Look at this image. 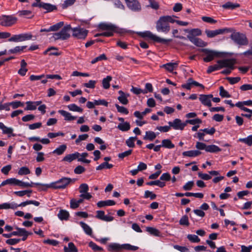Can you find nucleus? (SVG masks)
<instances>
[{"label":"nucleus","mask_w":252,"mask_h":252,"mask_svg":"<svg viewBox=\"0 0 252 252\" xmlns=\"http://www.w3.org/2000/svg\"><path fill=\"white\" fill-rule=\"evenodd\" d=\"M67 148L65 144H62L53 151V153L57 155H62Z\"/></svg>","instance_id":"29"},{"label":"nucleus","mask_w":252,"mask_h":252,"mask_svg":"<svg viewBox=\"0 0 252 252\" xmlns=\"http://www.w3.org/2000/svg\"><path fill=\"white\" fill-rule=\"evenodd\" d=\"M75 179L67 177H63L56 182H53V189H65L71 182H74Z\"/></svg>","instance_id":"4"},{"label":"nucleus","mask_w":252,"mask_h":252,"mask_svg":"<svg viewBox=\"0 0 252 252\" xmlns=\"http://www.w3.org/2000/svg\"><path fill=\"white\" fill-rule=\"evenodd\" d=\"M68 108L69 110L72 111H75V112H82L83 109L78 107L77 105H76L75 104H71L69 105H68Z\"/></svg>","instance_id":"52"},{"label":"nucleus","mask_w":252,"mask_h":252,"mask_svg":"<svg viewBox=\"0 0 252 252\" xmlns=\"http://www.w3.org/2000/svg\"><path fill=\"white\" fill-rule=\"evenodd\" d=\"M220 95L222 97H230L231 96L228 92L224 90L222 86L220 87Z\"/></svg>","instance_id":"57"},{"label":"nucleus","mask_w":252,"mask_h":252,"mask_svg":"<svg viewBox=\"0 0 252 252\" xmlns=\"http://www.w3.org/2000/svg\"><path fill=\"white\" fill-rule=\"evenodd\" d=\"M156 194L152 191L149 190H146L145 191L144 197L146 198L150 197L151 200H154L156 198Z\"/></svg>","instance_id":"63"},{"label":"nucleus","mask_w":252,"mask_h":252,"mask_svg":"<svg viewBox=\"0 0 252 252\" xmlns=\"http://www.w3.org/2000/svg\"><path fill=\"white\" fill-rule=\"evenodd\" d=\"M58 49L56 47H51L50 48H48L47 50H46L43 54L44 55H46L47 54H48V52H50L49 53V55L50 56H52V55H55V56H59L60 55V53H58V52L57 51H53V52H51L52 50H57Z\"/></svg>","instance_id":"45"},{"label":"nucleus","mask_w":252,"mask_h":252,"mask_svg":"<svg viewBox=\"0 0 252 252\" xmlns=\"http://www.w3.org/2000/svg\"><path fill=\"white\" fill-rule=\"evenodd\" d=\"M220 69L219 64L217 63L213 65H210L208 67L207 72L208 74L212 73L213 71Z\"/></svg>","instance_id":"59"},{"label":"nucleus","mask_w":252,"mask_h":252,"mask_svg":"<svg viewBox=\"0 0 252 252\" xmlns=\"http://www.w3.org/2000/svg\"><path fill=\"white\" fill-rule=\"evenodd\" d=\"M117 127L122 131H126L130 129V125L128 122H126L123 123H120Z\"/></svg>","instance_id":"34"},{"label":"nucleus","mask_w":252,"mask_h":252,"mask_svg":"<svg viewBox=\"0 0 252 252\" xmlns=\"http://www.w3.org/2000/svg\"><path fill=\"white\" fill-rule=\"evenodd\" d=\"M31 171L28 167L26 166H23L20 168L18 171V174L19 175H26L30 174Z\"/></svg>","instance_id":"48"},{"label":"nucleus","mask_w":252,"mask_h":252,"mask_svg":"<svg viewBox=\"0 0 252 252\" xmlns=\"http://www.w3.org/2000/svg\"><path fill=\"white\" fill-rule=\"evenodd\" d=\"M64 252H78V249L72 242L68 244V247L64 246L63 248Z\"/></svg>","instance_id":"26"},{"label":"nucleus","mask_w":252,"mask_h":252,"mask_svg":"<svg viewBox=\"0 0 252 252\" xmlns=\"http://www.w3.org/2000/svg\"><path fill=\"white\" fill-rule=\"evenodd\" d=\"M100 29L103 31H106V32H110L112 36L115 32H117V27L112 24L101 23L99 25Z\"/></svg>","instance_id":"13"},{"label":"nucleus","mask_w":252,"mask_h":252,"mask_svg":"<svg viewBox=\"0 0 252 252\" xmlns=\"http://www.w3.org/2000/svg\"><path fill=\"white\" fill-rule=\"evenodd\" d=\"M18 14L20 17H24L28 18H31L33 17L32 12L30 10H20L18 11Z\"/></svg>","instance_id":"31"},{"label":"nucleus","mask_w":252,"mask_h":252,"mask_svg":"<svg viewBox=\"0 0 252 252\" xmlns=\"http://www.w3.org/2000/svg\"><path fill=\"white\" fill-rule=\"evenodd\" d=\"M107 59L106 55L104 54H102L100 55V56L96 57L94 59H93L91 61V63L94 64L96 63H97V62L101 61L102 60H106Z\"/></svg>","instance_id":"54"},{"label":"nucleus","mask_w":252,"mask_h":252,"mask_svg":"<svg viewBox=\"0 0 252 252\" xmlns=\"http://www.w3.org/2000/svg\"><path fill=\"white\" fill-rule=\"evenodd\" d=\"M89 246L94 251H95V252L102 251L103 250V249L101 247L97 246L96 244H95L93 242H90L89 243Z\"/></svg>","instance_id":"60"},{"label":"nucleus","mask_w":252,"mask_h":252,"mask_svg":"<svg viewBox=\"0 0 252 252\" xmlns=\"http://www.w3.org/2000/svg\"><path fill=\"white\" fill-rule=\"evenodd\" d=\"M27 106L25 108V110H34L36 109V107L34 104V103L33 101H27L26 103Z\"/></svg>","instance_id":"55"},{"label":"nucleus","mask_w":252,"mask_h":252,"mask_svg":"<svg viewBox=\"0 0 252 252\" xmlns=\"http://www.w3.org/2000/svg\"><path fill=\"white\" fill-rule=\"evenodd\" d=\"M149 186L157 185L160 188H163L165 186V183L163 182H161L160 180L153 181L146 183Z\"/></svg>","instance_id":"46"},{"label":"nucleus","mask_w":252,"mask_h":252,"mask_svg":"<svg viewBox=\"0 0 252 252\" xmlns=\"http://www.w3.org/2000/svg\"><path fill=\"white\" fill-rule=\"evenodd\" d=\"M139 34L143 37H148L157 43L167 44L172 41L171 39H164L154 34L150 31L140 32Z\"/></svg>","instance_id":"3"},{"label":"nucleus","mask_w":252,"mask_h":252,"mask_svg":"<svg viewBox=\"0 0 252 252\" xmlns=\"http://www.w3.org/2000/svg\"><path fill=\"white\" fill-rule=\"evenodd\" d=\"M0 129L2 130L3 134H10L13 132V129L11 127H7L2 123H0Z\"/></svg>","instance_id":"39"},{"label":"nucleus","mask_w":252,"mask_h":252,"mask_svg":"<svg viewBox=\"0 0 252 252\" xmlns=\"http://www.w3.org/2000/svg\"><path fill=\"white\" fill-rule=\"evenodd\" d=\"M112 78L111 76H107L106 78L103 79L102 81V87L104 89H108L110 88V82Z\"/></svg>","instance_id":"35"},{"label":"nucleus","mask_w":252,"mask_h":252,"mask_svg":"<svg viewBox=\"0 0 252 252\" xmlns=\"http://www.w3.org/2000/svg\"><path fill=\"white\" fill-rule=\"evenodd\" d=\"M157 135L156 133L152 131H148L146 132V134L144 137V140H149L150 141H153L156 137Z\"/></svg>","instance_id":"40"},{"label":"nucleus","mask_w":252,"mask_h":252,"mask_svg":"<svg viewBox=\"0 0 252 252\" xmlns=\"http://www.w3.org/2000/svg\"><path fill=\"white\" fill-rule=\"evenodd\" d=\"M58 217L61 220H67L69 217V214L66 210H61L58 214Z\"/></svg>","instance_id":"27"},{"label":"nucleus","mask_w":252,"mask_h":252,"mask_svg":"<svg viewBox=\"0 0 252 252\" xmlns=\"http://www.w3.org/2000/svg\"><path fill=\"white\" fill-rule=\"evenodd\" d=\"M238 141L250 146L252 145V135H249L246 138H240Z\"/></svg>","instance_id":"49"},{"label":"nucleus","mask_w":252,"mask_h":252,"mask_svg":"<svg viewBox=\"0 0 252 252\" xmlns=\"http://www.w3.org/2000/svg\"><path fill=\"white\" fill-rule=\"evenodd\" d=\"M113 167V165L110 164L107 162H104L101 163L99 165L96 167V169L97 170H100L103 169H110Z\"/></svg>","instance_id":"41"},{"label":"nucleus","mask_w":252,"mask_h":252,"mask_svg":"<svg viewBox=\"0 0 252 252\" xmlns=\"http://www.w3.org/2000/svg\"><path fill=\"white\" fill-rule=\"evenodd\" d=\"M185 31L186 32H189V35H193L194 36H199L201 34V31L200 30L198 29H193L191 30L190 31H189L188 30H185Z\"/></svg>","instance_id":"50"},{"label":"nucleus","mask_w":252,"mask_h":252,"mask_svg":"<svg viewBox=\"0 0 252 252\" xmlns=\"http://www.w3.org/2000/svg\"><path fill=\"white\" fill-rule=\"evenodd\" d=\"M79 224L83 229L85 232L88 235L91 236L93 233L92 228L86 223L83 221L79 222Z\"/></svg>","instance_id":"32"},{"label":"nucleus","mask_w":252,"mask_h":252,"mask_svg":"<svg viewBox=\"0 0 252 252\" xmlns=\"http://www.w3.org/2000/svg\"><path fill=\"white\" fill-rule=\"evenodd\" d=\"M161 146L163 147L172 149L174 148L175 145L172 143L171 141L169 139H164L162 141Z\"/></svg>","instance_id":"38"},{"label":"nucleus","mask_w":252,"mask_h":252,"mask_svg":"<svg viewBox=\"0 0 252 252\" xmlns=\"http://www.w3.org/2000/svg\"><path fill=\"white\" fill-rule=\"evenodd\" d=\"M136 137H131L126 141L127 146L130 148H133L135 146L134 140L136 139Z\"/></svg>","instance_id":"62"},{"label":"nucleus","mask_w":252,"mask_h":252,"mask_svg":"<svg viewBox=\"0 0 252 252\" xmlns=\"http://www.w3.org/2000/svg\"><path fill=\"white\" fill-rule=\"evenodd\" d=\"M212 94H200L199 95V100L204 105L211 107L212 105L211 99L213 98Z\"/></svg>","instance_id":"16"},{"label":"nucleus","mask_w":252,"mask_h":252,"mask_svg":"<svg viewBox=\"0 0 252 252\" xmlns=\"http://www.w3.org/2000/svg\"><path fill=\"white\" fill-rule=\"evenodd\" d=\"M119 94H120V96L118 97L119 101L122 104L124 105H126L128 103V100L127 98H126L125 93L122 91H119Z\"/></svg>","instance_id":"28"},{"label":"nucleus","mask_w":252,"mask_h":252,"mask_svg":"<svg viewBox=\"0 0 252 252\" xmlns=\"http://www.w3.org/2000/svg\"><path fill=\"white\" fill-rule=\"evenodd\" d=\"M58 112L64 117V120L65 121H73L75 120L77 118L76 117L72 116L70 113L63 110H60Z\"/></svg>","instance_id":"20"},{"label":"nucleus","mask_w":252,"mask_h":252,"mask_svg":"<svg viewBox=\"0 0 252 252\" xmlns=\"http://www.w3.org/2000/svg\"><path fill=\"white\" fill-rule=\"evenodd\" d=\"M32 192V190H22V191H16L14 192L15 194L17 196L22 197L26 194H27L28 197L31 196V194Z\"/></svg>","instance_id":"47"},{"label":"nucleus","mask_w":252,"mask_h":252,"mask_svg":"<svg viewBox=\"0 0 252 252\" xmlns=\"http://www.w3.org/2000/svg\"><path fill=\"white\" fill-rule=\"evenodd\" d=\"M27 46H16L13 49H11L9 50V52L11 54H17L23 51V50L26 49Z\"/></svg>","instance_id":"43"},{"label":"nucleus","mask_w":252,"mask_h":252,"mask_svg":"<svg viewBox=\"0 0 252 252\" xmlns=\"http://www.w3.org/2000/svg\"><path fill=\"white\" fill-rule=\"evenodd\" d=\"M76 0H65L64 2L62 4V7L63 9H65L67 7L72 5L75 2Z\"/></svg>","instance_id":"64"},{"label":"nucleus","mask_w":252,"mask_h":252,"mask_svg":"<svg viewBox=\"0 0 252 252\" xmlns=\"http://www.w3.org/2000/svg\"><path fill=\"white\" fill-rule=\"evenodd\" d=\"M146 231L155 236H160V232L157 228L153 227H146Z\"/></svg>","instance_id":"30"},{"label":"nucleus","mask_w":252,"mask_h":252,"mask_svg":"<svg viewBox=\"0 0 252 252\" xmlns=\"http://www.w3.org/2000/svg\"><path fill=\"white\" fill-rule=\"evenodd\" d=\"M17 179L16 178H9L3 181L0 185V188L6 185H17Z\"/></svg>","instance_id":"33"},{"label":"nucleus","mask_w":252,"mask_h":252,"mask_svg":"<svg viewBox=\"0 0 252 252\" xmlns=\"http://www.w3.org/2000/svg\"><path fill=\"white\" fill-rule=\"evenodd\" d=\"M201 154V152L198 150H190L184 152L183 155L189 157H195L198 156Z\"/></svg>","instance_id":"21"},{"label":"nucleus","mask_w":252,"mask_h":252,"mask_svg":"<svg viewBox=\"0 0 252 252\" xmlns=\"http://www.w3.org/2000/svg\"><path fill=\"white\" fill-rule=\"evenodd\" d=\"M80 154L78 152H75L73 154L66 155L62 159V161L71 162L73 160L79 158Z\"/></svg>","instance_id":"18"},{"label":"nucleus","mask_w":252,"mask_h":252,"mask_svg":"<svg viewBox=\"0 0 252 252\" xmlns=\"http://www.w3.org/2000/svg\"><path fill=\"white\" fill-rule=\"evenodd\" d=\"M32 6V7H38L43 8V9L46 10L47 12L53 11L54 10L57 9V7L55 5L50 3L41 2L40 1L39 2L33 3Z\"/></svg>","instance_id":"12"},{"label":"nucleus","mask_w":252,"mask_h":252,"mask_svg":"<svg viewBox=\"0 0 252 252\" xmlns=\"http://www.w3.org/2000/svg\"><path fill=\"white\" fill-rule=\"evenodd\" d=\"M187 38L193 44L198 47H203L206 46L207 43L200 38L196 37L193 35H188Z\"/></svg>","instance_id":"15"},{"label":"nucleus","mask_w":252,"mask_h":252,"mask_svg":"<svg viewBox=\"0 0 252 252\" xmlns=\"http://www.w3.org/2000/svg\"><path fill=\"white\" fill-rule=\"evenodd\" d=\"M185 122H186V125L188 124H189L192 125H199L202 123V121L199 118H196V119H192V120H187Z\"/></svg>","instance_id":"53"},{"label":"nucleus","mask_w":252,"mask_h":252,"mask_svg":"<svg viewBox=\"0 0 252 252\" xmlns=\"http://www.w3.org/2000/svg\"><path fill=\"white\" fill-rule=\"evenodd\" d=\"M231 60H232V59L220 60H218L217 62V63H218L219 64L220 69L224 68V67L227 68Z\"/></svg>","instance_id":"25"},{"label":"nucleus","mask_w":252,"mask_h":252,"mask_svg":"<svg viewBox=\"0 0 252 252\" xmlns=\"http://www.w3.org/2000/svg\"><path fill=\"white\" fill-rule=\"evenodd\" d=\"M122 249H125L129 251H136L138 249V247L137 246H132L128 244L122 245Z\"/></svg>","instance_id":"56"},{"label":"nucleus","mask_w":252,"mask_h":252,"mask_svg":"<svg viewBox=\"0 0 252 252\" xmlns=\"http://www.w3.org/2000/svg\"><path fill=\"white\" fill-rule=\"evenodd\" d=\"M115 106L117 108V111L121 113L125 114L127 115L128 114V110L123 106H121L118 104H115Z\"/></svg>","instance_id":"61"},{"label":"nucleus","mask_w":252,"mask_h":252,"mask_svg":"<svg viewBox=\"0 0 252 252\" xmlns=\"http://www.w3.org/2000/svg\"><path fill=\"white\" fill-rule=\"evenodd\" d=\"M179 223L181 225L188 226L189 224L188 217L187 215L183 216L180 220Z\"/></svg>","instance_id":"51"},{"label":"nucleus","mask_w":252,"mask_h":252,"mask_svg":"<svg viewBox=\"0 0 252 252\" xmlns=\"http://www.w3.org/2000/svg\"><path fill=\"white\" fill-rule=\"evenodd\" d=\"M230 37L231 39L239 45H247L249 44V40L246 35L239 32H233L231 34Z\"/></svg>","instance_id":"5"},{"label":"nucleus","mask_w":252,"mask_h":252,"mask_svg":"<svg viewBox=\"0 0 252 252\" xmlns=\"http://www.w3.org/2000/svg\"><path fill=\"white\" fill-rule=\"evenodd\" d=\"M29 204H33L36 206H38L40 204V203L35 200H28L25 202H23L20 204H18V207H24Z\"/></svg>","instance_id":"44"},{"label":"nucleus","mask_w":252,"mask_h":252,"mask_svg":"<svg viewBox=\"0 0 252 252\" xmlns=\"http://www.w3.org/2000/svg\"><path fill=\"white\" fill-rule=\"evenodd\" d=\"M72 36L78 39H85L87 36L88 31L80 27L72 28Z\"/></svg>","instance_id":"9"},{"label":"nucleus","mask_w":252,"mask_h":252,"mask_svg":"<svg viewBox=\"0 0 252 252\" xmlns=\"http://www.w3.org/2000/svg\"><path fill=\"white\" fill-rule=\"evenodd\" d=\"M127 7L133 11H139L141 9V4L137 0H125Z\"/></svg>","instance_id":"11"},{"label":"nucleus","mask_w":252,"mask_h":252,"mask_svg":"<svg viewBox=\"0 0 252 252\" xmlns=\"http://www.w3.org/2000/svg\"><path fill=\"white\" fill-rule=\"evenodd\" d=\"M18 207V204L15 203H4L2 204H0V209H16Z\"/></svg>","instance_id":"23"},{"label":"nucleus","mask_w":252,"mask_h":252,"mask_svg":"<svg viewBox=\"0 0 252 252\" xmlns=\"http://www.w3.org/2000/svg\"><path fill=\"white\" fill-rule=\"evenodd\" d=\"M95 217L100 220L105 221H111L114 220V218L112 216L105 215V213L103 211H97L96 215Z\"/></svg>","instance_id":"17"},{"label":"nucleus","mask_w":252,"mask_h":252,"mask_svg":"<svg viewBox=\"0 0 252 252\" xmlns=\"http://www.w3.org/2000/svg\"><path fill=\"white\" fill-rule=\"evenodd\" d=\"M188 239L191 242L198 243L200 240L199 237L196 235L189 234L187 236Z\"/></svg>","instance_id":"58"},{"label":"nucleus","mask_w":252,"mask_h":252,"mask_svg":"<svg viewBox=\"0 0 252 252\" xmlns=\"http://www.w3.org/2000/svg\"><path fill=\"white\" fill-rule=\"evenodd\" d=\"M116 203L112 200H107L105 201H100L97 203V206L99 208H101L106 206H113L115 205Z\"/></svg>","instance_id":"22"},{"label":"nucleus","mask_w":252,"mask_h":252,"mask_svg":"<svg viewBox=\"0 0 252 252\" xmlns=\"http://www.w3.org/2000/svg\"><path fill=\"white\" fill-rule=\"evenodd\" d=\"M178 63H169L164 64L161 66V67L165 68L167 71L171 72L175 69L178 66Z\"/></svg>","instance_id":"19"},{"label":"nucleus","mask_w":252,"mask_h":252,"mask_svg":"<svg viewBox=\"0 0 252 252\" xmlns=\"http://www.w3.org/2000/svg\"><path fill=\"white\" fill-rule=\"evenodd\" d=\"M176 16H163L159 17L156 22V30L158 32L167 33L170 30L169 23H174Z\"/></svg>","instance_id":"1"},{"label":"nucleus","mask_w":252,"mask_h":252,"mask_svg":"<svg viewBox=\"0 0 252 252\" xmlns=\"http://www.w3.org/2000/svg\"><path fill=\"white\" fill-rule=\"evenodd\" d=\"M71 29L72 28L70 25H66L60 32L54 33L53 35V38L55 40L59 39L66 40L70 37L69 32Z\"/></svg>","instance_id":"2"},{"label":"nucleus","mask_w":252,"mask_h":252,"mask_svg":"<svg viewBox=\"0 0 252 252\" xmlns=\"http://www.w3.org/2000/svg\"><path fill=\"white\" fill-rule=\"evenodd\" d=\"M201 51L206 56L203 58V61L206 63L212 61L216 57H220V55L222 54L221 53L211 50L208 49H202Z\"/></svg>","instance_id":"7"},{"label":"nucleus","mask_w":252,"mask_h":252,"mask_svg":"<svg viewBox=\"0 0 252 252\" xmlns=\"http://www.w3.org/2000/svg\"><path fill=\"white\" fill-rule=\"evenodd\" d=\"M32 35L31 33H26L14 35L8 39L9 42H22L32 39Z\"/></svg>","instance_id":"10"},{"label":"nucleus","mask_w":252,"mask_h":252,"mask_svg":"<svg viewBox=\"0 0 252 252\" xmlns=\"http://www.w3.org/2000/svg\"><path fill=\"white\" fill-rule=\"evenodd\" d=\"M233 31V30L232 29L225 28L223 29L216 30L214 31L206 30L205 32L208 37L212 38L219 34H222L224 33L231 32Z\"/></svg>","instance_id":"8"},{"label":"nucleus","mask_w":252,"mask_h":252,"mask_svg":"<svg viewBox=\"0 0 252 252\" xmlns=\"http://www.w3.org/2000/svg\"><path fill=\"white\" fill-rule=\"evenodd\" d=\"M206 151L210 153H217L221 151V149L215 145H207Z\"/></svg>","instance_id":"37"},{"label":"nucleus","mask_w":252,"mask_h":252,"mask_svg":"<svg viewBox=\"0 0 252 252\" xmlns=\"http://www.w3.org/2000/svg\"><path fill=\"white\" fill-rule=\"evenodd\" d=\"M240 6L239 3H233L231 2H227L222 5V7L225 9H234Z\"/></svg>","instance_id":"36"},{"label":"nucleus","mask_w":252,"mask_h":252,"mask_svg":"<svg viewBox=\"0 0 252 252\" xmlns=\"http://www.w3.org/2000/svg\"><path fill=\"white\" fill-rule=\"evenodd\" d=\"M35 186L37 187V189L39 191H46L48 188H52V183L50 184H43L36 183L35 184Z\"/></svg>","instance_id":"24"},{"label":"nucleus","mask_w":252,"mask_h":252,"mask_svg":"<svg viewBox=\"0 0 252 252\" xmlns=\"http://www.w3.org/2000/svg\"><path fill=\"white\" fill-rule=\"evenodd\" d=\"M122 245H120L118 244H116V243L111 244L109 245L108 250L109 251H111V252L114 251H118L122 250Z\"/></svg>","instance_id":"42"},{"label":"nucleus","mask_w":252,"mask_h":252,"mask_svg":"<svg viewBox=\"0 0 252 252\" xmlns=\"http://www.w3.org/2000/svg\"><path fill=\"white\" fill-rule=\"evenodd\" d=\"M168 124L170 127H172L174 129L183 130L186 126V122L182 123L179 119H175L173 122H169Z\"/></svg>","instance_id":"14"},{"label":"nucleus","mask_w":252,"mask_h":252,"mask_svg":"<svg viewBox=\"0 0 252 252\" xmlns=\"http://www.w3.org/2000/svg\"><path fill=\"white\" fill-rule=\"evenodd\" d=\"M17 18L11 15H2L0 17V25L4 27H10L15 24Z\"/></svg>","instance_id":"6"}]
</instances>
